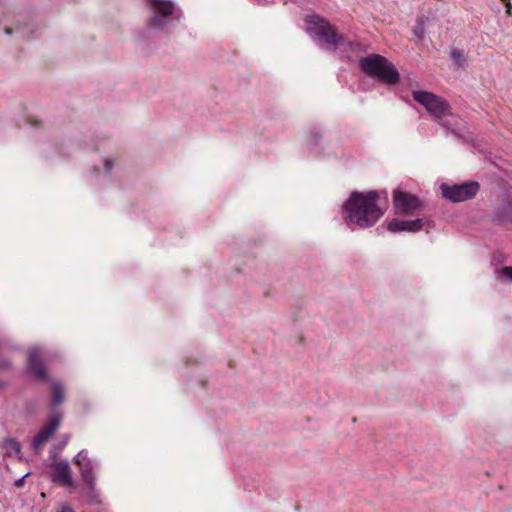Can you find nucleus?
Listing matches in <instances>:
<instances>
[{
	"instance_id": "6",
	"label": "nucleus",
	"mask_w": 512,
	"mask_h": 512,
	"mask_svg": "<svg viewBox=\"0 0 512 512\" xmlns=\"http://www.w3.org/2000/svg\"><path fill=\"white\" fill-rule=\"evenodd\" d=\"M443 196L452 202H462L472 199L479 190L477 182H467L461 185H446L441 186Z\"/></svg>"
},
{
	"instance_id": "14",
	"label": "nucleus",
	"mask_w": 512,
	"mask_h": 512,
	"mask_svg": "<svg viewBox=\"0 0 512 512\" xmlns=\"http://www.w3.org/2000/svg\"><path fill=\"white\" fill-rule=\"evenodd\" d=\"M75 463L79 466H82L81 461L76 458ZM81 475L85 483L88 485H92L94 482V475L92 472V467L89 463H86L83 467H81Z\"/></svg>"
},
{
	"instance_id": "13",
	"label": "nucleus",
	"mask_w": 512,
	"mask_h": 512,
	"mask_svg": "<svg viewBox=\"0 0 512 512\" xmlns=\"http://www.w3.org/2000/svg\"><path fill=\"white\" fill-rule=\"evenodd\" d=\"M3 449L5 450L6 456H11L13 454L18 455L21 452V445L15 439H6L3 442Z\"/></svg>"
},
{
	"instance_id": "9",
	"label": "nucleus",
	"mask_w": 512,
	"mask_h": 512,
	"mask_svg": "<svg viewBox=\"0 0 512 512\" xmlns=\"http://www.w3.org/2000/svg\"><path fill=\"white\" fill-rule=\"evenodd\" d=\"M430 224V220L425 218H416L414 220H399L392 219L387 224V229L390 232H418L423 229L425 224Z\"/></svg>"
},
{
	"instance_id": "16",
	"label": "nucleus",
	"mask_w": 512,
	"mask_h": 512,
	"mask_svg": "<svg viewBox=\"0 0 512 512\" xmlns=\"http://www.w3.org/2000/svg\"><path fill=\"white\" fill-rule=\"evenodd\" d=\"M501 274L507 277L508 279L512 280V267L511 266H505L501 269Z\"/></svg>"
},
{
	"instance_id": "12",
	"label": "nucleus",
	"mask_w": 512,
	"mask_h": 512,
	"mask_svg": "<svg viewBox=\"0 0 512 512\" xmlns=\"http://www.w3.org/2000/svg\"><path fill=\"white\" fill-rule=\"evenodd\" d=\"M64 400V391L60 383L53 382L51 385V403L57 406Z\"/></svg>"
},
{
	"instance_id": "8",
	"label": "nucleus",
	"mask_w": 512,
	"mask_h": 512,
	"mask_svg": "<svg viewBox=\"0 0 512 512\" xmlns=\"http://www.w3.org/2000/svg\"><path fill=\"white\" fill-rule=\"evenodd\" d=\"M61 422V414L56 412L52 414L39 432L33 438V446L39 448L44 445L50 437L56 432Z\"/></svg>"
},
{
	"instance_id": "19",
	"label": "nucleus",
	"mask_w": 512,
	"mask_h": 512,
	"mask_svg": "<svg viewBox=\"0 0 512 512\" xmlns=\"http://www.w3.org/2000/svg\"><path fill=\"white\" fill-rule=\"evenodd\" d=\"M112 166H113V162H112L111 160H106V161H105V167H106L107 169H111V168H112Z\"/></svg>"
},
{
	"instance_id": "18",
	"label": "nucleus",
	"mask_w": 512,
	"mask_h": 512,
	"mask_svg": "<svg viewBox=\"0 0 512 512\" xmlns=\"http://www.w3.org/2000/svg\"><path fill=\"white\" fill-rule=\"evenodd\" d=\"M505 4V7H506V12L507 14L511 15V3H510V0H502Z\"/></svg>"
},
{
	"instance_id": "11",
	"label": "nucleus",
	"mask_w": 512,
	"mask_h": 512,
	"mask_svg": "<svg viewBox=\"0 0 512 512\" xmlns=\"http://www.w3.org/2000/svg\"><path fill=\"white\" fill-rule=\"evenodd\" d=\"M28 370L31 375L41 381L48 380V374L44 364L36 357L31 356L28 363Z\"/></svg>"
},
{
	"instance_id": "2",
	"label": "nucleus",
	"mask_w": 512,
	"mask_h": 512,
	"mask_svg": "<svg viewBox=\"0 0 512 512\" xmlns=\"http://www.w3.org/2000/svg\"><path fill=\"white\" fill-rule=\"evenodd\" d=\"M359 66L363 73L381 83L395 85L400 81V75L395 66L382 55L371 54L361 58Z\"/></svg>"
},
{
	"instance_id": "15",
	"label": "nucleus",
	"mask_w": 512,
	"mask_h": 512,
	"mask_svg": "<svg viewBox=\"0 0 512 512\" xmlns=\"http://www.w3.org/2000/svg\"><path fill=\"white\" fill-rule=\"evenodd\" d=\"M451 57L458 66H462L464 63V54L460 50H453Z\"/></svg>"
},
{
	"instance_id": "7",
	"label": "nucleus",
	"mask_w": 512,
	"mask_h": 512,
	"mask_svg": "<svg viewBox=\"0 0 512 512\" xmlns=\"http://www.w3.org/2000/svg\"><path fill=\"white\" fill-rule=\"evenodd\" d=\"M147 5L151 9L153 16L148 20V26L156 28L162 26L165 22L160 19L173 15L175 6L169 0H147Z\"/></svg>"
},
{
	"instance_id": "17",
	"label": "nucleus",
	"mask_w": 512,
	"mask_h": 512,
	"mask_svg": "<svg viewBox=\"0 0 512 512\" xmlns=\"http://www.w3.org/2000/svg\"><path fill=\"white\" fill-rule=\"evenodd\" d=\"M59 512H75V511L72 509L71 506H69L67 504H62Z\"/></svg>"
},
{
	"instance_id": "20",
	"label": "nucleus",
	"mask_w": 512,
	"mask_h": 512,
	"mask_svg": "<svg viewBox=\"0 0 512 512\" xmlns=\"http://www.w3.org/2000/svg\"><path fill=\"white\" fill-rule=\"evenodd\" d=\"M23 481H24V478L18 479V480L15 482V485H16L17 487H20V486L23 484Z\"/></svg>"
},
{
	"instance_id": "1",
	"label": "nucleus",
	"mask_w": 512,
	"mask_h": 512,
	"mask_svg": "<svg viewBox=\"0 0 512 512\" xmlns=\"http://www.w3.org/2000/svg\"><path fill=\"white\" fill-rule=\"evenodd\" d=\"M379 199V194L376 191L351 193L343 205L347 224H354L359 228L374 225L383 215L378 204Z\"/></svg>"
},
{
	"instance_id": "10",
	"label": "nucleus",
	"mask_w": 512,
	"mask_h": 512,
	"mask_svg": "<svg viewBox=\"0 0 512 512\" xmlns=\"http://www.w3.org/2000/svg\"><path fill=\"white\" fill-rule=\"evenodd\" d=\"M52 479L62 486L73 487L74 481L71 476V470L67 463L59 462L53 465Z\"/></svg>"
},
{
	"instance_id": "4",
	"label": "nucleus",
	"mask_w": 512,
	"mask_h": 512,
	"mask_svg": "<svg viewBox=\"0 0 512 512\" xmlns=\"http://www.w3.org/2000/svg\"><path fill=\"white\" fill-rule=\"evenodd\" d=\"M392 200L395 214L399 216H419L424 208L417 195L399 188L393 191Z\"/></svg>"
},
{
	"instance_id": "3",
	"label": "nucleus",
	"mask_w": 512,
	"mask_h": 512,
	"mask_svg": "<svg viewBox=\"0 0 512 512\" xmlns=\"http://www.w3.org/2000/svg\"><path fill=\"white\" fill-rule=\"evenodd\" d=\"M413 99L425 107L427 112L436 119H442L452 114L450 104L441 96L428 91H413Z\"/></svg>"
},
{
	"instance_id": "5",
	"label": "nucleus",
	"mask_w": 512,
	"mask_h": 512,
	"mask_svg": "<svg viewBox=\"0 0 512 512\" xmlns=\"http://www.w3.org/2000/svg\"><path fill=\"white\" fill-rule=\"evenodd\" d=\"M305 22L308 25L307 31L316 35L323 43L330 45H338L342 42L336 29L325 19L319 15L313 14L306 17Z\"/></svg>"
}]
</instances>
